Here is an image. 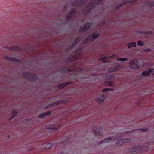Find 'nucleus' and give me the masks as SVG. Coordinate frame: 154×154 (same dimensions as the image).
Here are the masks:
<instances>
[{
    "instance_id": "1",
    "label": "nucleus",
    "mask_w": 154,
    "mask_h": 154,
    "mask_svg": "<svg viewBox=\"0 0 154 154\" xmlns=\"http://www.w3.org/2000/svg\"><path fill=\"white\" fill-rule=\"evenodd\" d=\"M140 67V64L137 60H133L130 61L128 65V67L132 70L138 69Z\"/></svg>"
},
{
    "instance_id": "2",
    "label": "nucleus",
    "mask_w": 154,
    "mask_h": 154,
    "mask_svg": "<svg viewBox=\"0 0 154 154\" xmlns=\"http://www.w3.org/2000/svg\"><path fill=\"white\" fill-rule=\"evenodd\" d=\"M106 96L103 93L99 95L95 98L96 101L98 103L103 102L105 99Z\"/></svg>"
},
{
    "instance_id": "3",
    "label": "nucleus",
    "mask_w": 154,
    "mask_h": 154,
    "mask_svg": "<svg viewBox=\"0 0 154 154\" xmlns=\"http://www.w3.org/2000/svg\"><path fill=\"white\" fill-rule=\"evenodd\" d=\"M60 127V125H59L51 124L46 125V128L47 129L57 130Z\"/></svg>"
},
{
    "instance_id": "4",
    "label": "nucleus",
    "mask_w": 154,
    "mask_h": 154,
    "mask_svg": "<svg viewBox=\"0 0 154 154\" xmlns=\"http://www.w3.org/2000/svg\"><path fill=\"white\" fill-rule=\"evenodd\" d=\"M130 142V140L128 139H122L118 140L116 143L117 146H120L125 143H128Z\"/></svg>"
},
{
    "instance_id": "5",
    "label": "nucleus",
    "mask_w": 154,
    "mask_h": 154,
    "mask_svg": "<svg viewBox=\"0 0 154 154\" xmlns=\"http://www.w3.org/2000/svg\"><path fill=\"white\" fill-rule=\"evenodd\" d=\"M99 35V34L97 32H95L91 35L90 36V38H89L88 40H90L91 41H93L94 39L97 38Z\"/></svg>"
},
{
    "instance_id": "6",
    "label": "nucleus",
    "mask_w": 154,
    "mask_h": 154,
    "mask_svg": "<svg viewBox=\"0 0 154 154\" xmlns=\"http://www.w3.org/2000/svg\"><path fill=\"white\" fill-rule=\"evenodd\" d=\"M90 24L89 23H85L84 25V28L83 29H82L81 28L79 29V31L80 32H82L84 31L85 30H86L87 29L89 28L90 27Z\"/></svg>"
},
{
    "instance_id": "7",
    "label": "nucleus",
    "mask_w": 154,
    "mask_h": 154,
    "mask_svg": "<svg viewBox=\"0 0 154 154\" xmlns=\"http://www.w3.org/2000/svg\"><path fill=\"white\" fill-rule=\"evenodd\" d=\"M142 75L145 76L147 77L150 75V73L149 72V69H148L146 70L143 71L142 72Z\"/></svg>"
},
{
    "instance_id": "8",
    "label": "nucleus",
    "mask_w": 154,
    "mask_h": 154,
    "mask_svg": "<svg viewBox=\"0 0 154 154\" xmlns=\"http://www.w3.org/2000/svg\"><path fill=\"white\" fill-rule=\"evenodd\" d=\"M127 46L129 48L133 47H136V43L135 42L128 43L127 44Z\"/></svg>"
},
{
    "instance_id": "9",
    "label": "nucleus",
    "mask_w": 154,
    "mask_h": 154,
    "mask_svg": "<svg viewBox=\"0 0 154 154\" xmlns=\"http://www.w3.org/2000/svg\"><path fill=\"white\" fill-rule=\"evenodd\" d=\"M5 59L8 60L14 61L16 62H18L19 61V60L17 59L10 57H6Z\"/></svg>"
},
{
    "instance_id": "10",
    "label": "nucleus",
    "mask_w": 154,
    "mask_h": 154,
    "mask_svg": "<svg viewBox=\"0 0 154 154\" xmlns=\"http://www.w3.org/2000/svg\"><path fill=\"white\" fill-rule=\"evenodd\" d=\"M50 113H51L50 112H46L45 113H42V114L39 115L38 116V117L39 118H42V117H44L45 116H46L49 115L50 114Z\"/></svg>"
},
{
    "instance_id": "11",
    "label": "nucleus",
    "mask_w": 154,
    "mask_h": 154,
    "mask_svg": "<svg viewBox=\"0 0 154 154\" xmlns=\"http://www.w3.org/2000/svg\"><path fill=\"white\" fill-rule=\"evenodd\" d=\"M117 60L122 62L126 61L128 60V59L126 58H119L117 59Z\"/></svg>"
},
{
    "instance_id": "12",
    "label": "nucleus",
    "mask_w": 154,
    "mask_h": 154,
    "mask_svg": "<svg viewBox=\"0 0 154 154\" xmlns=\"http://www.w3.org/2000/svg\"><path fill=\"white\" fill-rule=\"evenodd\" d=\"M149 72L150 73V75H152L154 76V69L152 68H149Z\"/></svg>"
},
{
    "instance_id": "13",
    "label": "nucleus",
    "mask_w": 154,
    "mask_h": 154,
    "mask_svg": "<svg viewBox=\"0 0 154 154\" xmlns=\"http://www.w3.org/2000/svg\"><path fill=\"white\" fill-rule=\"evenodd\" d=\"M107 79H108L114 80L115 79V77L113 75H109L107 76Z\"/></svg>"
},
{
    "instance_id": "14",
    "label": "nucleus",
    "mask_w": 154,
    "mask_h": 154,
    "mask_svg": "<svg viewBox=\"0 0 154 154\" xmlns=\"http://www.w3.org/2000/svg\"><path fill=\"white\" fill-rule=\"evenodd\" d=\"M12 114L13 116H16L17 114V111L16 110H13L12 112Z\"/></svg>"
},
{
    "instance_id": "15",
    "label": "nucleus",
    "mask_w": 154,
    "mask_h": 154,
    "mask_svg": "<svg viewBox=\"0 0 154 154\" xmlns=\"http://www.w3.org/2000/svg\"><path fill=\"white\" fill-rule=\"evenodd\" d=\"M137 44L138 45L141 46L144 45V43L141 41H140L137 42Z\"/></svg>"
},
{
    "instance_id": "16",
    "label": "nucleus",
    "mask_w": 154,
    "mask_h": 154,
    "mask_svg": "<svg viewBox=\"0 0 154 154\" xmlns=\"http://www.w3.org/2000/svg\"><path fill=\"white\" fill-rule=\"evenodd\" d=\"M107 85L111 86H114L115 85L114 83L111 82H108Z\"/></svg>"
},
{
    "instance_id": "17",
    "label": "nucleus",
    "mask_w": 154,
    "mask_h": 154,
    "mask_svg": "<svg viewBox=\"0 0 154 154\" xmlns=\"http://www.w3.org/2000/svg\"><path fill=\"white\" fill-rule=\"evenodd\" d=\"M67 85V83H66L64 84H61L60 86H59V87L60 88H63V87L64 86H66Z\"/></svg>"
},
{
    "instance_id": "18",
    "label": "nucleus",
    "mask_w": 154,
    "mask_h": 154,
    "mask_svg": "<svg viewBox=\"0 0 154 154\" xmlns=\"http://www.w3.org/2000/svg\"><path fill=\"white\" fill-rule=\"evenodd\" d=\"M151 51V49H149V48L145 49L143 50V51L144 52H146L149 51Z\"/></svg>"
},
{
    "instance_id": "19",
    "label": "nucleus",
    "mask_w": 154,
    "mask_h": 154,
    "mask_svg": "<svg viewBox=\"0 0 154 154\" xmlns=\"http://www.w3.org/2000/svg\"><path fill=\"white\" fill-rule=\"evenodd\" d=\"M140 131L142 132H146L148 131V129H141L140 130Z\"/></svg>"
},
{
    "instance_id": "20",
    "label": "nucleus",
    "mask_w": 154,
    "mask_h": 154,
    "mask_svg": "<svg viewBox=\"0 0 154 154\" xmlns=\"http://www.w3.org/2000/svg\"><path fill=\"white\" fill-rule=\"evenodd\" d=\"M109 89H110L111 91H112V90L111 89H109V88H105V89H103V91L105 92V91H106L108 90H109Z\"/></svg>"
},
{
    "instance_id": "21",
    "label": "nucleus",
    "mask_w": 154,
    "mask_h": 154,
    "mask_svg": "<svg viewBox=\"0 0 154 154\" xmlns=\"http://www.w3.org/2000/svg\"><path fill=\"white\" fill-rule=\"evenodd\" d=\"M50 144H49L47 146H50Z\"/></svg>"
},
{
    "instance_id": "22",
    "label": "nucleus",
    "mask_w": 154,
    "mask_h": 154,
    "mask_svg": "<svg viewBox=\"0 0 154 154\" xmlns=\"http://www.w3.org/2000/svg\"><path fill=\"white\" fill-rule=\"evenodd\" d=\"M105 142H109V141H108V140H107V141H106V140H105Z\"/></svg>"
}]
</instances>
